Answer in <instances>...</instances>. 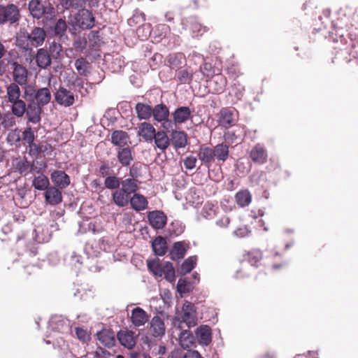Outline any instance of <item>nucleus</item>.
Segmentation results:
<instances>
[{"mask_svg":"<svg viewBox=\"0 0 358 358\" xmlns=\"http://www.w3.org/2000/svg\"><path fill=\"white\" fill-rule=\"evenodd\" d=\"M120 343L128 349H131L136 345L134 333L131 331H120L117 334Z\"/></svg>","mask_w":358,"mask_h":358,"instance_id":"412c9836","label":"nucleus"},{"mask_svg":"<svg viewBox=\"0 0 358 358\" xmlns=\"http://www.w3.org/2000/svg\"><path fill=\"white\" fill-rule=\"evenodd\" d=\"M66 29L67 24L66 21L63 19H59L55 23L54 33L56 36L62 38L65 35Z\"/></svg>","mask_w":358,"mask_h":358,"instance_id":"09e8293b","label":"nucleus"},{"mask_svg":"<svg viewBox=\"0 0 358 358\" xmlns=\"http://www.w3.org/2000/svg\"><path fill=\"white\" fill-rule=\"evenodd\" d=\"M50 178L56 187L65 189L70 184L69 176L63 171H54L50 175Z\"/></svg>","mask_w":358,"mask_h":358,"instance_id":"2eb2a0df","label":"nucleus"},{"mask_svg":"<svg viewBox=\"0 0 358 358\" xmlns=\"http://www.w3.org/2000/svg\"><path fill=\"white\" fill-rule=\"evenodd\" d=\"M192 111L187 106H180L172 113L173 122L176 124L185 122L191 117Z\"/></svg>","mask_w":358,"mask_h":358,"instance_id":"6ab92c4d","label":"nucleus"},{"mask_svg":"<svg viewBox=\"0 0 358 358\" xmlns=\"http://www.w3.org/2000/svg\"><path fill=\"white\" fill-rule=\"evenodd\" d=\"M229 222V217L227 215H222L216 220L215 224L220 228L226 229L228 227Z\"/></svg>","mask_w":358,"mask_h":358,"instance_id":"774afa93","label":"nucleus"},{"mask_svg":"<svg viewBox=\"0 0 358 358\" xmlns=\"http://www.w3.org/2000/svg\"><path fill=\"white\" fill-rule=\"evenodd\" d=\"M76 19L82 29H91L94 27V18L89 10L82 9L79 10Z\"/></svg>","mask_w":358,"mask_h":358,"instance_id":"0eeeda50","label":"nucleus"},{"mask_svg":"<svg viewBox=\"0 0 358 358\" xmlns=\"http://www.w3.org/2000/svg\"><path fill=\"white\" fill-rule=\"evenodd\" d=\"M44 196L47 203L51 206H56L62 201V194L61 191L55 186L49 187L45 189Z\"/></svg>","mask_w":358,"mask_h":358,"instance_id":"9b49d317","label":"nucleus"},{"mask_svg":"<svg viewBox=\"0 0 358 358\" xmlns=\"http://www.w3.org/2000/svg\"><path fill=\"white\" fill-rule=\"evenodd\" d=\"M75 67L79 74L85 75L88 67V62L83 57L79 58L75 62Z\"/></svg>","mask_w":358,"mask_h":358,"instance_id":"6e6d98bb","label":"nucleus"},{"mask_svg":"<svg viewBox=\"0 0 358 358\" xmlns=\"http://www.w3.org/2000/svg\"><path fill=\"white\" fill-rule=\"evenodd\" d=\"M51 98V92L48 87H41L34 91L35 103L42 107L48 105L50 102Z\"/></svg>","mask_w":358,"mask_h":358,"instance_id":"a211bd4d","label":"nucleus"},{"mask_svg":"<svg viewBox=\"0 0 358 358\" xmlns=\"http://www.w3.org/2000/svg\"><path fill=\"white\" fill-rule=\"evenodd\" d=\"M178 341L180 345L183 349H187L193 345L194 338L189 330H182L179 334Z\"/></svg>","mask_w":358,"mask_h":358,"instance_id":"c756f323","label":"nucleus"},{"mask_svg":"<svg viewBox=\"0 0 358 358\" xmlns=\"http://www.w3.org/2000/svg\"><path fill=\"white\" fill-rule=\"evenodd\" d=\"M262 254L260 250H254L248 252L244 257V259L247 261L252 266H257V264L262 259Z\"/></svg>","mask_w":358,"mask_h":358,"instance_id":"37998d69","label":"nucleus"},{"mask_svg":"<svg viewBox=\"0 0 358 358\" xmlns=\"http://www.w3.org/2000/svg\"><path fill=\"white\" fill-rule=\"evenodd\" d=\"M75 334L78 339L83 343L89 342L91 339L90 332L83 328L76 327Z\"/></svg>","mask_w":358,"mask_h":358,"instance_id":"603ef678","label":"nucleus"},{"mask_svg":"<svg viewBox=\"0 0 358 358\" xmlns=\"http://www.w3.org/2000/svg\"><path fill=\"white\" fill-rule=\"evenodd\" d=\"M217 210L216 206L211 203H206L201 210V214L206 219H212L215 216Z\"/></svg>","mask_w":358,"mask_h":358,"instance_id":"49530a36","label":"nucleus"},{"mask_svg":"<svg viewBox=\"0 0 358 358\" xmlns=\"http://www.w3.org/2000/svg\"><path fill=\"white\" fill-rule=\"evenodd\" d=\"M213 150V158L225 162L229 156V147L223 143L217 145Z\"/></svg>","mask_w":358,"mask_h":358,"instance_id":"473e14b6","label":"nucleus"},{"mask_svg":"<svg viewBox=\"0 0 358 358\" xmlns=\"http://www.w3.org/2000/svg\"><path fill=\"white\" fill-rule=\"evenodd\" d=\"M244 90L245 89L242 85H241L240 84L235 83L231 87V90L229 94L235 96L237 100H240L243 95Z\"/></svg>","mask_w":358,"mask_h":358,"instance_id":"052dcab7","label":"nucleus"},{"mask_svg":"<svg viewBox=\"0 0 358 358\" xmlns=\"http://www.w3.org/2000/svg\"><path fill=\"white\" fill-rule=\"evenodd\" d=\"M150 333L156 338H162L166 332L164 319L160 315L154 316L150 322Z\"/></svg>","mask_w":358,"mask_h":358,"instance_id":"39448f33","label":"nucleus"},{"mask_svg":"<svg viewBox=\"0 0 358 358\" xmlns=\"http://www.w3.org/2000/svg\"><path fill=\"white\" fill-rule=\"evenodd\" d=\"M42 113V106L33 102L29 103L26 109V115L29 122L33 124H37L41 122Z\"/></svg>","mask_w":358,"mask_h":358,"instance_id":"dca6fc26","label":"nucleus"},{"mask_svg":"<svg viewBox=\"0 0 358 358\" xmlns=\"http://www.w3.org/2000/svg\"><path fill=\"white\" fill-rule=\"evenodd\" d=\"M6 92L10 103L20 100V90L17 84H10L6 88Z\"/></svg>","mask_w":358,"mask_h":358,"instance_id":"ea45409f","label":"nucleus"},{"mask_svg":"<svg viewBox=\"0 0 358 358\" xmlns=\"http://www.w3.org/2000/svg\"><path fill=\"white\" fill-rule=\"evenodd\" d=\"M196 261V256H192L185 259L180 268V273L182 275H185L190 272L194 268Z\"/></svg>","mask_w":358,"mask_h":358,"instance_id":"a19ab883","label":"nucleus"},{"mask_svg":"<svg viewBox=\"0 0 358 358\" xmlns=\"http://www.w3.org/2000/svg\"><path fill=\"white\" fill-rule=\"evenodd\" d=\"M138 117L141 120L149 119L152 113V108L149 105L138 103L135 107Z\"/></svg>","mask_w":358,"mask_h":358,"instance_id":"c9c22d12","label":"nucleus"},{"mask_svg":"<svg viewBox=\"0 0 358 358\" xmlns=\"http://www.w3.org/2000/svg\"><path fill=\"white\" fill-rule=\"evenodd\" d=\"M112 196L114 203L120 207H124L129 202L130 195L123 192L121 189H116Z\"/></svg>","mask_w":358,"mask_h":358,"instance_id":"7c9ffc66","label":"nucleus"},{"mask_svg":"<svg viewBox=\"0 0 358 358\" xmlns=\"http://www.w3.org/2000/svg\"><path fill=\"white\" fill-rule=\"evenodd\" d=\"M16 45L18 48L25 51H31L32 50L31 44H29V40H28V34H22L17 36Z\"/></svg>","mask_w":358,"mask_h":358,"instance_id":"de8ad7c7","label":"nucleus"},{"mask_svg":"<svg viewBox=\"0 0 358 358\" xmlns=\"http://www.w3.org/2000/svg\"><path fill=\"white\" fill-rule=\"evenodd\" d=\"M153 140L156 146L162 151L165 150L170 144V140L167 134L163 131L156 132Z\"/></svg>","mask_w":358,"mask_h":358,"instance_id":"2f4dec72","label":"nucleus"},{"mask_svg":"<svg viewBox=\"0 0 358 358\" xmlns=\"http://www.w3.org/2000/svg\"><path fill=\"white\" fill-rule=\"evenodd\" d=\"M148 320V314L140 307L134 308L131 312L130 320L135 327L145 325Z\"/></svg>","mask_w":358,"mask_h":358,"instance_id":"1a4fd4ad","label":"nucleus"},{"mask_svg":"<svg viewBox=\"0 0 358 358\" xmlns=\"http://www.w3.org/2000/svg\"><path fill=\"white\" fill-rule=\"evenodd\" d=\"M196 162L197 159L194 156H188L183 161L185 167L189 170L195 168Z\"/></svg>","mask_w":358,"mask_h":358,"instance_id":"338daca9","label":"nucleus"},{"mask_svg":"<svg viewBox=\"0 0 358 358\" xmlns=\"http://www.w3.org/2000/svg\"><path fill=\"white\" fill-rule=\"evenodd\" d=\"M66 260L69 265L73 266L75 268H80L82 264L81 257L76 255L75 252H72L70 255L66 256Z\"/></svg>","mask_w":358,"mask_h":358,"instance_id":"4d7b16f0","label":"nucleus"},{"mask_svg":"<svg viewBox=\"0 0 358 358\" xmlns=\"http://www.w3.org/2000/svg\"><path fill=\"white\" fill-rule=\"evenodd\" d=\"M171 140L172 144L177 148H184L187 145V136L184 131H173Z\"/></svg>","mask_w":358,"mask_h":358,"instance_id":"72a5a7b5","label":"nucleus"},{"mask_svg":"<svg viewBox=\"0 0 358 358\" xmlns=\"http://www.w3.org/2000/svg\"><path fill=\"white\" fill-rule=\"evenodd\" d=\"M12 113L13 115L18 117H21L23 116L24 113L26 112V104L24 101L18 100L14 102H12Z\"/></svg>","mask_w":358,"mask_h":358,"instance_id":"a18cd8bd","label":"nucleus"},{"mask_svg":"<svg viewBox=\"0 0 358 358\" xmlns=\"http://www.w3.org/2000/svg\"><path fill=\"white\" fill-rule=\"evenodd\" d=\"M152 115L156 121L163 122L164 128L168 129V128L172 125V122L168 119L169 116V110L166 105H156L152 108Z\"/></svg>","mask_w":358,"mask_h":358,"instance_id":"20e7f679","label":"nucleus"},{"mask_svg":"<svg viewBox=\"0 0 358 358\" xmlns=\"http://www.w3.org/2000/svg\"><path fill=\"white\" fill-rule=\"evenodd\" d=\"M117 157L119 162L123 166H127L130 164L133 160L131 150L129 146L119 148L117 152Z\"/></svg>","mask_w":358,"mask_h":358,"instance_id":"393cba45","label":"nucleus"},{"mask_svg":"<svg viewBox=\"0 0 358 358\" xmlns=\"http://www.w3.org/2000/svg\"><path fill=\"white\" fill-rule=\"evenodd\" d=\"M7 141L8 143L11 145H15L20 142V141H22V137L20 136V130L15 129L9 131L7 136Z\"/></svg>","mask_w":358,"mask_h":358,"instance_id":"5fc2aeb1","label":"nucleus"},{"mask_svg":"<svg viewBox=\"0 0 358 358\" xmlns=\"http://www.w3.org/2000/svg\"><path fill=\"white\" fill-rule=\"evenodd\" d=\"M148 219L150 225L156 229H162L166 223V216L159 210L150 212Z\"/></svg>","mask_w":358,"mask_h":358,"instance_id":"f8f14e48","label":"nucleus"},{"mask_svg":"<svg viewBox=\"0 0 358 358\" xmlns=\"http://www.w3.org/2000/svg\"><path fill=\"white\" fill-rule=\"evenodd\" d=\"M201 73L206 78H211L214 74L212 65L210 63L204 62L199 69Z\"/></svg>","mask_w":358,"mask_h":358,"instance_id":"bf43d9fd","label":"nucleus"},{"mask_svg":"<svg viewBox=\"0 0 358 358\" xmlns=\"http://www.w3.org/2000/svg\"><path fill=\"white\" fill-rule=\"evenodd\" d=\"M186 252L184 243L176 242L174 243L172 250L170 252V257L172 260L182 259Z\"/></svg>","mask_w":358,"mask_h":358,"instance_id":"e433bc0d","label":"nucleus"},{"mask_svg":"<svg viewBox=\"0 0 358 358\" xmlns=\"http://www.w3.org/2000/svg\"><path fill=\"white\" fill-rule=\"evenodd\" d=\"M181 24L183 29L187 30L189 29L192 31L193 37L202 35L206 31V27H203L194 17L182 19Z\"/></svg>","mask_w":358,"mask_h":358,"instance_id":"423d86ee","label":"nucleus"},{"mask_svg":"<svg viewBox=\"0 0 358 358\" xmlns=\"http://www.w3.org/2000/svg\"><path fill=\"white\" fill-rule=\"evenodd\" d=\"M96 336L100 343L106 347L110 348L115 343L114 333L110 330L103 329L99 331Z\"/></svg>","mask_w":358,"mask_h":358,"instance_id":"b1692460","label":"nucleus"},{"mask_svg":"<svg viewBox=\"0 0 358 358\" xmlns=\"http://www.w3.org/2000/svg\"><path fill=\"white\" fill-rule=\"evenodd\" d=\"M111 143L120 148L129 146L131 143L129 134L122 130H116L111 134Z\"/></svg>","mask_w":358,"mask_h":358,"instance_id":"4468645a","label":"nucleus"},{"mask_svg":"<svg viewBox=\"0 0 358 358\" xmlns=\"http://www.w3.org/2000/svg\"><path fill=\"white\" fill-rule=\"evenodd\" d=\"M162 271V276L164 275L166 280L170 282L175 281V270L171 263L164 262Z\"/></svg>","mask_w":358,"mask_h":358,"instance_id":"79ce46f5","label":"nucleus"},{"mask_svg":"<svg viewBox=\"0 0 358 358\" xmlns=\"http://www.w3.org/2000/svg\"><path fill=\"white\" fill-rule=\"evenodd\" d=\"M148 269L156 276H162L163 264L160 263L159 259L148 261Z\"/></svg>","mask_w":358,"mask_h":358,"instance_id":"c03bdc74","label":"nucleus"},{"mask_svg":"<svg viewBox=\"0 0 358 358\" xmlns=\"http://www.w3.org/2000/svg\"><path fill=\"white\" fill-rule=\"evenodd\" d=\"M45 9L41 0H31L29 3V12L34 18H41L45 13Z\"/></svg>","mask_w":358,"mask_h":358,"instance_id":"5701e85b","label":"nucleus"},{"mask_svg":"<svg viewBox=\"0 0 358 358\" xmlns=\"http://www.w3.org/2000/svg\"><path fill=\"white\" fill-rule=\"evenodd\" d=\"M87 41L84 38H77L73 42V48L76 51L82 52L86 48Z\"/></svg>","mask_w":358,"mask_h":358,"instance_id":"69168bd1","label":"nucleus"},{"mask_svg":"<svg viewBox=\"0 0 358 358\" xmlns=\"http://www.w3.org/2000/svg\"><path fill=\"white\" fill-rule=\"evenodd\" d=\"M13 66V74L15 81L20 85L25 84L27 81V70L26 68L16 62H14Z\"/></svg>","mask_w":358,"mask_h":358,"instance_id":"4be33fe9","label":"nucleus"},{"mask_svg":"<svg viewBox=\"0 0 358 358\" xmlns=\"http://www.w3.org/2000/svg\"><path fill=\"white\" fill-rule=\"evenodd\" d=\"M50 181L48 178L41 173V175L35 177L32 180V185L36 189L45 190L49 187Z\"/></svg>","mask_w":358,"mask_h":358,"instance_id":"58836bf2","label":"nucleus"},{"mask_svg":"<svg viewBox=\"0 0 358 358\" xmlns=\"http://www.w3.org/2000/svg\"><path fill=\"white\" fill-rule=\"evenodd\" d=\"M120 179L114 176H110L105 178L104 185L107 189H115L120 185Z\"/></svg>","mask_w":358,"mask_h":358,"instance_id":"864d4df0","label":"nucleus"},{"mask_svg":"<svg viewBox=\"0 0 358 358\" xmlns=\"http://www.w3.org/2000/svg\"><path fill=\"white\" fill-rule=\"evenodd\" d=\"M35 59L37 66L41 69H45L51 64V56L45 48L37 50Z\"/></svg>","mask_w":358,"mask_h":358,"instance_id":"aec40b11","label":"nucleus"},{"mask_svg":"<svg viewBox=\"0 0 358 358\" xmlns=\"http://www.w3.org/2000/svg\"><path fill=\"white\" fill-rule=\"evenodd\" d=\"M197 320L196 308L194 304L186 301L182 305L181 312L175 317L173 324L179 329L182 328V324L191 328L196 325Z\"/></svg>","mask_w":358,"mask_h":358,"instance_id":"f257e3e1","label":"nucleus"},{"mask_svg":"<svg viewBox=\"0 0 358 358\" xmlns=\"http://www.w3.org/2000/svg\"><path fill=\"white\" fill-rule=\"evenodd\" d=\"M64 322L59 317H52L50 322L49 326L55 331H62Z\"/></svg>","mask_w":358,"mask_h":358,"instance_id":"13d9d810","label":"nucleus"},{"mask_svg":"<svg viewBox=\"0 0 358 358\" xmlns=\"http://www.w3.org/2000/svg\"><path fill=\"white\" fill-rule=\"evenodd\" d=\"M198 157L199 160L206 166L209 167L214 160L213 150L208 147H201L198 151Z\"/></svg>","mask_w":358,"mask_h":358,"instance_id":"cd10ccee","label":"nucleus"},{"mask_svg":"<svg viewBox=\"0 0 358 358\" xmlns=\"http://www.w3.org/2000/svg\"><path fill=\"white\" fill-rule=\"evenodd\" d=\"M250 157L254 163L263 164L266 162L268 155L264 147L257 144L251 150Z\"/></svg>","mask_w":358,"mask_h":358,"instance_id":"f3484780","label":"nucleus"},{"mask_svg":"<svg viewBox=\"0 0 358 358\" xmlns=\"http://www.w3.org/2000/svg\"><path fill=\"white\" fill-rule=\"evenodd\" d=\"M35 138L34 132L31 127H27L22 132V141L24 143H27L29 146L33 145V142Z\"/></svg>","mask_w":358,"mask_h":358,"instance_id":"3c124183","label":"nucleus"},{"mask_svg":"<svg viewBox=\"0 0 358 358\" xmlns=\"http://www.w3.org/2000/svg\"><path fill=\"white\" fill-rule=\"evenodd\" d=\"M62 51V46L60 44L53 42L50 45L49 53L54 58H57Z\"/></svg>","mask_w":358,"mask_h":358,"instance_id":"0e129e2a","label":"nucleus"},{"mask_svg":"<svg viewBox=\"0 0 358 358\" xmlns=\"http://www.w3.org/2000/svg\"><path fill=\"white\" fill-rule=\"evenodd\" d=\"M237 204L241 207L248 206L252 201V195L248 190L239 191L235 196Z\"/></svg>","mask_w":358,"mask_h":358,"instance_id":"4c0bfd02","label":"nucleus"},{"mask_svg":"<svg viewBox=\"0 0 358 358\" xmlns=\"http://www.w3.org/2000/svg\"><path fill=\"white\" fill-rule=\"evenodd\" d=\"M15 123V118L10 114L6 115L1 122L2 126L6 129L13 127Z\"/></svg>","mask_w":358,"mask_h":358,"instance_id":"e2e57ef3","label":"nucleus"},{"mask_svg":"<svg viewBox=\"0 0 358 358\" xmlns=\"http://www.w3.org/2000/svg\"><path fill=\"white\" fill-rule=\"evenodd\" d=\"M156 131L155 127L149 122H142L138 127V135L145 142L151 143L155 138Z\"/></svg>","mask_w":358,"mask_h":358,"instance_id":"ddd939ff","label":"nucleus"},{"mask_svg":"<svg viewBox=\"0 0 358 358\" xmlns=\"http://www.w3.org/2000/svg\"><path fill=\"white\" fill-rule=\"evenodd\" d=\"M120 185H121L120 189L123 192H125L126 193H127L129 195H131V194L135 193L138 189L137 180L132 178H126V179L123 180L120 182Z\"/></svg>","mask_w":358,"mask_h":358,"instance_id":"f704fd0d","label":"nucleus"},{"mask_svg":"<svg viewBox=\"0 0 358 358\" xmlns=\"http://www.w3.org/2000/svg\"><path fill=\"white\" fill-rule=\"evenodd\" d=\"M28 34V40L31 48L41 46L46 38V33L43 28L34 27Z\"/></svg>","mask_w":358,"mask_h":358,"instance_id":"6e6552de","label":"nucleus"},{"mask_svg":"<svg viewBox=\"0 0 358 358\" xmlns=\"http://www.w3.org/2000/svg\"><path fill=\"white\" fill-rule=\"evenodd\" d=\"M152 248L156 255H164L167 251L166 239L162 236H157L153 240Z\"/></svg>","mask_w":358,"mask_h":358,"instance_id":"bb28decb","label":"nucleus"},{"mask_svg":"<svg viewBox=\"0 0 358 358\" xmlns=\"http://www.w3.org/2000/svg\"><path fill=\"white\" fill-rule=\"evenodd\" d=\"M20 17L18 8L14 4L0 6V24L16 22Z\"/></svg>","mask_w":358,"mask_h":358,"instance_id":"f03ea898","label":"nucleus"},{"mask_svg":"<svg viewBox=\"0 0 358 358\" xmlns=\"http://www.w3.org/2000/svg\"><path fill=\"white\" fill-rule=\"evenodd\" d=\"M195 336L201 345H208L212 341L211 329L208 325H201L195 331Z\"/></svg>","mask_w":358,"mask_h":358,"instance_id":"9d476101","label":"nucleus"},{"mask_svg":"<svg viewBox=\"0 0 358 358\" xmlns=\"http://www.w3.org/2000/svg\"><path fill=\"white\" fill-rule=\"evenodd\" d=\"M213 82L216 85V87L214 89L215 92L217 94L222 92L227 85L226 78L222 75L219 74L215 77Z\"/></svg>","mask_w":358,"mask_h":358,"instance_id":"8fccbe9b","label":"nucleus"},{"mask_svg":"<svg viewBox=\"0 0 358 358\" xmlns=\"http://www.w3.org/2000/svg\"><path fill=\"white\" fill-rule=\"evenodd\" d=\"M131 207L136 211L145 210L148 206L146 198L140 194H134L129 199Z\"/></svg>","mask_w":358,"mask_h":358,"instance_id":"a878e982","label":"nucleus"},{"mask_svg":"<svg viewBox=\"0 0 358 358\" xmlns=\"http://www.w3.org/2000/svg\"><path fill=\"white\" fill-rule=\"evenodd\" d=\"M57 103L64 107H70L75 103L73 93L64 87H59L54 94Z\"/></svg>","mask_w":358,"mask_h":358,"instance_id":"7ed1b4c3","label":"nucleus"},{"mask_svg":"<svg viewBox=\"0 0 358 358\" xmlns=\"http://www.w3.org/2000/svg\"><path fill=\"white\" fill-rule=\"evenodd\" d=\"M176 76L182 83H189L192 80V76L185 69H180L177 72Z\"/></svg>","mask_w":358,"mask_h":358,"instance_id":"680f3d73","label":"nucleus"},{"mask_svg":"<svg viewBox=\"0 0 358 358\" xmlns=\"http://www.w3.org/2000/svg\"><path fill=\"white\" fill-rule=\"evenodd\" d=\"M235 122L234 114L232 110L223 108L220 110V123L224 127H229Z\"/></svg>","mask_w":358,"mask_h":358,"instance_id":"c85d7f7f","label":"nucleus"}]
</instances>
